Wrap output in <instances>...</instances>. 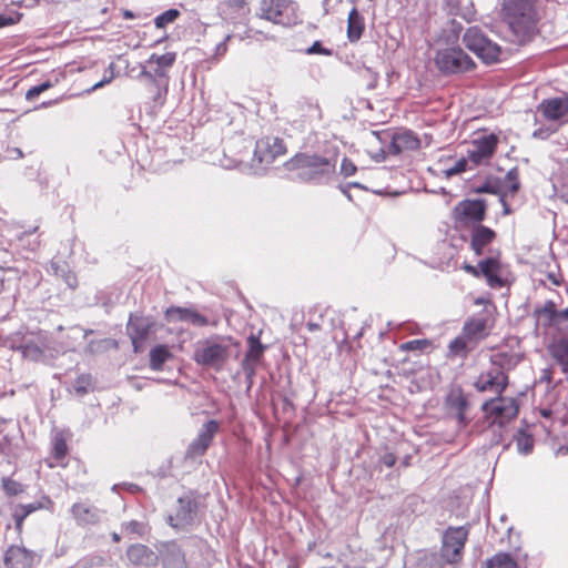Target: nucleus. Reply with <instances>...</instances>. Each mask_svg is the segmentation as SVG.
<instances>
[{
	"instance_id": "1",
	"label": "nucleus",
	"mask_w": 568,
	"mask_h": 568,
	"mask_svg": "<svg viewBox=\"0 0 568 568\" xmlns=\"http://www.w3.org/2000/svg\"><path fill=\"white\" fill-rule=\"evenodd\" d=\"M500 13L518 41L535 30L538 13L536 0H499Z\"/></svg>"
},
{
	"instance_id": "2",
	"label": "nucleus",
	"mask_w": 568,
	"mask_h": 568,
	"mask_svg": "<svg viewBox=\"0 0 568 568\" xmlns=\"http://www.w3.org/2000/svg\"><path fill=\"white\" fill-rule=\"evenodd\" d=\"M286 165L305 182H324L335 173V163L316 154H297Z\"/></svg>"
},
{
	"instance_id": "3",
	"label": "nucleus",
	"mask_w": 568,
	"mask_h": 568,
	"mask_svg": "<svg viewBox=\"0 0 568 568\" xmlns=\"http://www.w3.org/2000/svg\"><path fill=\"white\" fill-rule=\"evenodd\" d=\"M481 410L484 413V422L496 433L517 417L519 406L515 398L499 395L496 398L486 400L481 405Z\"/></svg>"
},
{
	"instance_id": "4",
	"label": "nucleus",
	"mask_w": 568,
	"mask_h": 568,
	"mask_svg": "<svg viewBox=\"0 0 568 568\" xmlns=\"http://www.w3.org/2000/svg\"><path fill=\"white\" fill-rule=\"evenodd\" d=\"M465 45L485 63H493L498 60L500 47L489 40L478 27H470L463 37Z\"/></svg>"
},
{
	"instance_id": "5",
	"label": "nucleus",
	"mask_w": 568,
	"mask_h": 568,
	"mask_svg": "<svg viewBox=\"0 0 568 568\" xmlns=\"http://www.w3.org/2000/svg\"><path fill=\"white\" fill-rule=\"evenodd\" d=\"M435 64L443 73H457L470 70L473 60L459 47H448L436 52Z\"/></svg>"
},
{
	"instance_id": "6",
	"label": "nucleus",
	"mask_w": 568,
	"mask_h": 568,
	"mask_svg": "<svg viewBox=\"0 0 568 568\" xmlns=\"http://www.w3.org/2000/svg\"><path fill=\"white\" fill-rule=\"evenodd\" d=\"M294 10V4L290 0H261L258 16L274 23H290Z\"/></svg>"
},
{
	"instance_id": "7",
	"label": "nucleus",
	"mask_w": 568,
	"mask_h": 568,
	"mask_svg": "<svg viewBox=\"0 0 568 568\" xmlns=\"http://www.w3.org/2000/svg\"><path fill=\"white\" fill-rule=\"evenodd\" d=\"M498 143V136L490 134H481L475 138L467 149V159L474 165L487 163L495 153Z\"/></svg>"
},
{
	"instance_id": "8",
	"label": "nucleus",
	"mask_w": 568,
	"mask_h": 568,
	"mask_svg": "<svg viewBox=\"0 0 568 568\" xmlns=\"http://www.w3.org/2000/svg\"><path fill=\"white\" fill-rule=\"evenodd\" d=\"M486 204L483 200H464L456 204L452 216L456 224L468 225L485 219Z\"/></svg>"
},
{
	"instance_id": "9",
	"label": "nucleus",
	"mask_w": 568,
	"mask_h": 568,
	"mask_svg": "<svg viewBox=\"0 0 568 568\" xmlns=\"http://www.w3.org/2000/svg\"><path fill=\"white\" fill-rule=\"evenodd\" d=\"M468 537V530L465 527L448 528L443 536L440 550L444 556L454 558L458 562L463 558V549Z\"/></svg>"
},
{
	"instance_id": "10",
	"label": "nucleus",
	"mask_w": 568,
	"mask_h": 568,
	"mask_svg": "<svg viewBox=\"0 0 568 568\" xmlns=\"http://www.w3.org/2000/svg\"><path fill=\"white\" fill-rule=\"evenodd\" d=\"M508 384V378L500 367H493L489 371L483 372L474 383L475 388L480 392L496 393L498 396L505 390Z\"/></svg>"
},
{
	"instance_id": "11",
	"label": "nucleus",
	"mask_w": 568,
	"mask_h": 568,
	"mask_svg": "<svg viewBox=\"0 0 568 568\" xmlns=\"http://www.w3.org/2000/svg\"><path fill=\"white\" fill-rule=\"evenodd\" d=\"M286 152L283 140L275 136H267L256 142L254 155L260 163L270 164L276 158L284 155Z\"/></svg>"
},
{
	"instance_id": "12",
	"label": "nucleus",
	"mask_w": 568,
	"mask_h": 568,
	"mask_svg": "<svg viewBox=\"0 0 568 568\" xmlns=\"http://www.w3.org/2000/svg\"><path fill=\"white\" fill-rule=\"evenodd\" d=\"M227 347L207 342L202 346L197 347L194 354V358L199 364L203 365H217L227 358Z\"/></svg>"
},
{
	"instance_id": "13",
	"label": "nucleus",
	"mask_w": 568,
	"mask_h": 568,
	"mask_svg": "<svg viewBox=\"0 0 568 568\" xmlns=\"http://www.w3.org/2000/svg\"><path fill=\"white\" fill-rule=\"evenodd\" d=\"M153 323L143 317H130L128 323V334L131 338L134 353L143 349V342L146 338Z\"/></svg>"
},
{
	"instance_id": "14",
	"label": "nucleus",
	"mask_w": 568,
	"mask_h": 568,
	"mask_svg": "<svg viewBox=\"0 0 568 568\" xmlns=\"http://www.w3.org/2000/svg\"><path fill=\"white\" fill-rule=\"evenodd\" d=\"M217 429L219 424L215 420H209L205 423L199 432L197 437L190 444L187 455L191 457L203 455L210 446Z\"/></svg>"
},
{
	"instance_id": "15",
	"label": "nucleus",
	"mask_w": 568,
	"mask_h": 568,
	"mask_svg": "<svg viewBox=\"0 0 568 568\" xmlns=\"http://www.w3.org/2000/svg\"><path fill=\"white\" fill-rule=\"evenodd\" d=\"M480 273L493 288L503 287L506 284V270L496 258H487L479 263Z\"/></svg>"
},
{
	"instance_id": "16",
	"label": "nucleus",
	"mask_w": 568,
	"mask_h": 568,
	"mask_svg": "<svg viewBox=\"0 0 568 568\" xmlns=\"http://www.w3.org/2000/svg\"><path fill=\"white\" fill-rule=\"evenodd\" d=\"M34 554L23 547H10L4 556V568H31Z\"/></svg>"
},
{
	"instance_id": "17",
	"label": "nucleus",
	"mask_w": 568,
	"mask_h": 568,
	"mask_svg": "<svg viewBox=\"0 0 568 568\" xmlns=\"http://www.w3.org/2000/svg\"><path fill=\"white\" fill-rule=\"evenodd\" d=\"M539 110L548 120H559L568 114V97H558L545 100Z\"/></svg>"
},
{
	"instance_id": "18",
	"label": "nucleus",
	"mask_w": 568,
	"mask_h": 568,
	"mask_svg": "<svg viewBox=\"0 0 568 568\" xmlns=\"http://www.w3.org/2000/svg\"><path fill=\"white\" fill-rule=\"evenodd\" d=\"M165 316L169 321H184L196 326H203L207 323L203 315L189 308L170 307L166 310Z\"/></svg>"
},
{
	"instance_id": "19",
	"label": "nucleus",
	"mask_w": 568,
	"mask_h": 568,
	"mask_svg": "<svg viewBox=\"0 0 568 568\" xmlns=\"http://www.w3.org/2000/svg\"><path fill=\"white\" fill-rule=\"evenodd\" d=\"M420 146L419 139L410 131H403L394 134L392 148L395 153L415 151Z\"/></svg>"
},
{
	"instance_id": "20",
	"label": "nucleus",
	"mask_w": 568,
	"mask_h": 568,
	"mask_svg": "<svg viewBox=\"0 0 568 568\" xmlns=\"http://www.w3.org/2000/svg\"><path fill=\"white\" fill-rule=\"evenodd\" d=\"M175 516H170V524L176 528H183L192 521L193 504L190 499L180 498Z\"/></svg>"
},
{
	"instance_id": "21",
	"label": "nucleus",
	"mask_w": 568,
	"mask_h": 568,
	"mask_svg": "<svg viewBox=\"0 0 568 568\" xmlns=\"http://www.w3.org/2000/svg\"><path fill=\"white\" fill-rule=\"evenodd\" d=\"M495 237V232L489 227L479 225L477 226L471 234V248L476 253V255H480L486 245H488Z\"/></svg>"
},
{
	"instance_id": "22",
	"label": "nucleus",
	"mask_w": 568,
	"mask_h": 568,
	"mask_svg": "<svg viewBox=\"0 0 568 568\" xmlns=\"http://www.w3.org/2000/svg\"><path fill=\"white\" fill-rule=\"evenodd\" d=\"M447 404L452 413H454L459 424H466L465 410L468 406L467 399L460 390H453L448 395Z\"/></svg>"
},
{
	"instance_id": "23",
	"label": "nucleus",
	"mask_w": 568,
	"mask_h": 568,
	"mask_svg": "<svg viewBox=\"0 0 568 568\" xmlns=\"http://www.w3.org/2000/svg\"><path fill=\"white\" fill-rule=\"evenodd\" d=\"M439 163L444 164V166L440 170L442 175L445 176L446 179H449L454 175H459L467 171L469 161L467 158L455 159L448 156L445 160L440 159Z\"/></svg>"
},
{
	"instance_id": "24",
	"label": "nucleus",
	"mask_w": 568,
	"mask_h": 568,
	"mask_svg": "<svg viewBox=\"0 0 568 568\" xmlns=\"http://www.w3.org/2000/svg\"><path fill=\"white\" fill-rule=\"evenodd\" d=\"M128 558L135 565H150L154 561L155 555L144 545H133L128 549Z\"/></svg>"
},
{
	"instance_id": "25",
	"label": "nucleus",
	"mask_w": 568,
	"mask_h": 568,
	"mask_svg": "<svg viewBox=\"0 0 568 568\" xmlns=\"http://www.w3.org/2000/svg\"><path fill=\"white\" fill-rule=\"evenodd\" d=\"M72 514L75 520L81 525L95 524L99 520L98 510L85 504L73 505Z\"/></svg>"
},
{
	"instance_id": "26",
	"label": "nucleus",
	"mask_w": 568,
	"mask_h": 568,
	"mask_svg": "<svg viewBox=\"0 0 568 568\" xmlns=\"http://www.w3.org/2000/svg\"><path fill=\"white\" fill-rule=\"evenodd\" d=\"M364 31V19L356 8L348 13L347 19V38L349 41H357Z\"/></svg>"
},
{
	"instance_id": "27",
	"label": "nucleus",
	"mask_w": 568,
	"mask_h": 568,
	"mask_svg": "<svg viewBox=\"0 0 568 568\" xmlns=\"http://www.w3.org/2000/svg\"><path fill=\"white\" fill-rule=\"evenodd\" d=\"M175 59L176 54L174 52H166L161 55L153 53L150 55L148 63L150 65H156V68L154 69L156 75H164L166 70H169L173 65Z\"/></svg>"
},
{
	"instance_id": "28",
	"label": "nucleus",
	"mask_w": 568,
	"mask_h": 568,
	"mask_svg": "<svg viewBox=\"0 0 568 568\" xmlns=\"http://www.w3.org/2000/svg\"><path fill=\"white\" fill-rule=\"evenodd\" d=\"M551 356L562 367L565 373H568V338H561L549 346Z\"/></svg>"
},
{
	"instance_id": "29",
	"label": "nucleus",
	"mask_w": 568,
	"mask_h": 568,
	"mask_svg": "<svg viewBox=\"0 0 568 568\" xmlns=\"http://www.w3.org/2000/svg\"><path fill=\"white\" fill-rule=\"evenodd\" d=\"M537 318L545 326L558 323V310L552 301H547L542 307L536 311Z\"/></svg>"
},
{
	"instance_id": "30",
	"label": "nucleus",
	"mask_w": 568,
	"mask_h": 568,
	"mask_svg": "<svg viewBox=\"0 0 568 568\" xmlns=\"http://www.w3.org/2000/svg\"><path fill=\"white\" fill-rule=\"evenodd\" d=\"M486 321L481 318L471 320L465 324L463 335L468 339H479L485 335Z\"/></svg>"
},
{
	"instance_id": "31",
	"label": "nucleus",
	"mask_w": 568,
	"mask_h": 568,
	"mask_svg": "<svg viewBox=\"0 0 568 568\" xmlns=\"http://www.w3.org/2000/svg\"><path fill=\"white\" fill-rule=\"evenodd\" d=\"M171 356L165 345H158L150 351V367L160 371L165 361Z\"/></svg>"
},
{
	"instance_id": "32",
	"label": "nucleus",
	"mask_w": 568,
	"mask_h": 568,
	"mask_svg": "<svg viewBox=\"0 0 568 568\" xmlns=\"http://www.w3.org/2000/svg\"><path fill=\"white\" fill-rule=\"evenodd\" d=\"M43 505L41 503H31L28 505L16 506L13 511V518L16 521L17 529L21 530L24 518L29 516L31 513L41 509Z\"/></svg>"
},
{
	"instance_id": "33",
	"label": "nucleus",
	"mask_w": 568,
	"mask_h": 568,
	"mask_svg": "<svg viewBox=\"0 0 568 568\" xmlns=\"http://www.w3.org/2000/svg\"><path fill=\"white\" fill-rule=\"evenodd\" d=\"M458 565L457 560L454 558L444 556V552L440 550L438 554H432L427 558L428 568H456Z\"/></svg>"
},
{
	"instance_id": "34",
	"label": "nucleus",
	"mask_w": 568,
	"mask_h": 568,
	"mask_svg": "<svg viewBox=\"0 0 568 568\" xmlns=\"http://www.w3.org/2000/svg\"><path fill=\"white\" fill-rule=\"evenodd\" d=\"M483 568H517V565L509 555L497 554Z\"/></svg>"
},
{
	"instance_id": "35",
	"label": "nucleus",
	"mask_w": 568,
	"mask_h": 568,
	"mask_svg": "<svg viewBox=\"0 0 568 568\" xmlns=\"http://www.w3.org/2000/svg\"><path fill=\"white\" fill-rule=\"evenodd\" d=\"M554 189L558 196L568 203V170L556 176Z\"/></svg>"
},
{
	"instance_id": "36",
	"label": "nucleus",
	"mask_w": 568,
	"mask_h": 568,
	"mask_svg": "<svg viewBox=\"0 0 568 568\" xmlns=\"http://www.w3.org/2000/svg\"><path fill=\"white\" fill-rule=\"evenodd\" d=\"M250 348L246 354V359L257 362L264 352V346L260 343L258 337L251 335L248 337Z\"/></svg>"
},
{
	"instance_id": "37",
	"label": "nucleus",
	"mask_w": 568,
	"mask_h": 568,
	"mask_svg": "<svg viewBox=\"0 0 568 568\" xmlns=\"http://www.w3.org/2000/svg\"><path fill=\"white\" fill-rule=\"evenodd\" d=\"M179 14L180 12L175 9L166 10L155 18L154 23L156 28H164L166 24L172 23Z\"/></svg>"
},
{
	"instance_id": "38",
	"label": "nucleus",
	"mask_w": 568,
	"mask_h": 568,
	"mask_svg": "<svg viewBox=\"0 0 568 568\" xmlns=\"http://www.w3.org/2000/svg\"><path fill=\"white\" fill-rule=\"evenodd\" d=\"M458 10V14L467 21H471L475 18L476 10L470 0H459Z\"/></svg>"
},
{
	"instance_id": "39",
	"label": "nucleus",
	"mask_w": 568,
	"mask_h": 568,
	"mask_svg": "<svg viewBox=\"0 0 568 568\" xmlns=\"http://www.w3.org/2000/svg\"><path fill=\"white\" fill-rule=\"evenodd\" d=\"M115 78V64L110 63L104 72V77L101 81L97 82L89 91H95L105 84L110 83Z\"/></svg>"
},
{
	"instance_id": "40",
	"label": "nucleus",
	"mask_w": 568,
	"mask_h": 568,
	"mask_svg": "<svg viewBox=\"0 0 568 568\" xmlns=\"http://www.w3.org/2000/svg\"><path fill=\"white\" fill-rule=\"evenodd\" d=\"M68 452V446L62 436H55L54 443H53V455L54 457L60 460L64 458Z\"/></svg>"
},
{
	"instance_id": "41",
	"label": "nucleus",
	"mask_w": 568,
	"mask_h": 568,
	"mask_svg": "<svg viewBox=\"0 0 568 568\" xmlns=\"http://www.w3.org/2000/svg\"><path fill=\"white\" fill-rule=\"evenodd\" d=\"M2 487L4 491L10 496H16L23 491L22 485L10 478L2 479Z\"/></svg>"
},
{
	"instance_id": "42",
	"label": "nucleus",
	"mask_w": 568,
	"mask_h": 568,
	"mask_svg": "<svg viewBox=\"0 0 568 568\" xmlns=\"http://www.w3.org/2000/svg\"><path fill=\"white\" fill-rule=\"evenodd\" d=\"M22 354L31 361H39L42 357V349L34 344H27L22 347Z\"/></svg>"
},
{
	"instance_id": "43",
	"label": "nucleus",
	"mask_w": 568,
	"mask_h": 568,
	"mask_svg": "<svg viewBox=\"0 0 568 568\" xmlns=\"http://www.w3.org/2000/svg\"><path fill=\"white\" fill-rule=\"evenodd\" d=\"M51 87H52V83L50 81H45L39 85H34L27 91L26 98H27V100L32 101V100L37 99L42 92L50 89Z\"/></svg>"
},
{
	"instance_id": "44",
	"label": "nucleus",
	"mask_w": 568,
	"mask_h": 568,
	"mask_svg": "<svg viewBox=\"0 0 568 568\" xmlns=\"http://www.w3.org/2000/svg\"><path fill=\"white\" fill-rule=\"evenodd\" d=\"M534 440L530 436L523 434L517 438V448L521 454H528L532 449Z\"/></svg>"
},
{
	"instance_id": "45",
	"label": "nucleus",
	"mask_w": 568,
	"mask_h": 568,
	"mask_svg": "<svg viewBox=\"0 0 568 568\" xmlns=\"http://www.w3.org/2000/svg\"><path fill=\"white\" fill-rule=\"evenodd\" d=\"M465 336H459L457 338H455L454 341L450 342L449 344V352L453 354V355H460L462 353L465 352L466 349V342H465Z\"/></svg>"
},
{
	"instance_id": "46",
	"label": "nucleus",
	"mask_w": 568,
	"mask_h": 568,
	"mask_svg": "<svg viewBox=\"0 0 568 568\" xmlns=\"http://www.w3.org/2000/svg\"><path fill=\"white\" fill-rule=\"evenodd\" d=\"M429 345V342L426 339H414L409 341L402 345L403 349L414 351V349H423Z\"/></svg>"
},
{
	"instance_id": "47",
	"label": "nucleus",
	"mask_w": 568,
	"mask_h": 568,
	"mask_svg": "<svg viewBox=\"0 0 568 568\" xmlns=\"http://www.w3.org/2000/svg\"><path fill=\"white\" fill-rule=\"evenodd\" d=\"M341 172L346 178L352 176L356 172V166L351 160L344 159L341 164Z\"/></svg>"
},
{
	"instance_id": "48",
	"label": "nucleus",
	"mask_w": 568,
	"mask_h": 568,
	"mask_svg": "<svg viewBox=\"0 0 568 568\" xmlns=\"http://www.w3.org/2000/svg\"><path fill=\"white\" fill-rule=\"evenodd\" d=\"M124 530L132 534L142 535L144 532V526L138 521H130L124 525Z\"/></svg>"
},
{
	"instance_id": "49",
	"label": "nucleus",
	"mask_w": 568,
	"mask_h": 568,
	"mask_svg": "<svg viewBox=\"0 0 568 568\" xmlns=\"http://www.w3.org/2000/svg\"><path fill=\"white\" fill-rule=\"evenodd\" d=\"M231 38H232V36L227 34L225 37V39L221 43H219L216 45V48H215V55L216 57H223L226 53V51H227V42L230 41Z\"/></svg>"
},
{
	"instance_id": "50",
	"label": "nucleus",
	"mask_w": 568,
	"mask_h": 568,
	"mask_svg": "<svg viewBox=\"0 0 568 568\" xmlns=\"http://www.w3.org/2000/svg\"><path fill=\"white\" fill-rule=\"evenodd\" d=\"M306 52L308 54L322 53L328 55L331 52L327 49H324L318 41L314 42Z\"/></svg>"
},
{
	"instance_id": "51",
	"label": "nucleus",
	"mask_w": 568,
	"mask_h": 568,
	"mask_svg": "<svg viewBox=\"0 0 568 568\" xmlns=\"http://www.w3.org/2000/svg\"><path fill=\"white\" fill-rule=\"evenodd\" d=\"M382 463L387 467H393L396 463V456L392 453H386L382 456Z\"/></svg>"
},
{
	"instance_id": "52",
	"label": "nucleus",
	"mask_w": 568,
	"mask_h": 568,
	"mask_svg": "<svg viewBox=\"0 0 568 568\" xmlns=\"http://www.w3.org/2000/svg\"><path fill=\"white\" fill-rule=\"evenodd\" d=\"M464 270H465L467 273H469V274H471V275H474V276H476V277H478L479 275H481L479 265L476 267V266H473V265H469V264H465V265H464Z\"/></svg>"
},
{
	"instance_id": "53",
	"label": "nucleus",
	"mask_w": 568,
	"mask_h": 568,
	"mask_svg": "<svg viewBox=\"0 0 568 568\" xmlns=\"http://www.w3.org/2000/svg\"><path fill=\"white\" fill-rule=\"evenodd\" d=\"M478 193H495L493 187L487 183L476 190Z\"/></svg>"
},
{
	"instance_id": "54",
	"label": "nucleus",
	"mask_w": 568,
	"mask_h": 568,
	"mask_svg": "<svg viewBox=\"0 0 568 568\" xmlns=\"http://www.w3.org/2000/svg\"><path fill=\"white\" fill-rule=\"evenodd\" d=\"M560 320H568V307L562 311H558V322Z\"/></svg>"
},
{
	"instance_id": "55",
	"label": "nucleus",
	"mask_w": 568,
	"mask_h": 568,
	"mask_svg": "<svg viewBox=\"0 0 568 568\" xmlns=\"http://www.w3.org/2000/svg\"><path fill=\"white\" fill-rule=\"evenodd\" d=\"M548 278L555 284V285H559L560 284V281L559 278L555 275V274H549L548 275Z\"/></svg>"
},
{
	"instance_id": "56",
	"label": "nucleus",
	"mask_w": 568,
	"mask_h": 568,
	"mask_svg": "<svg viewBox=\"0 0 568 568\" xmlns=\"http://www.w3.org/2000/svg\"><path fill=\"white\" fill-rule=\"evenodd\" d=\"M500 202H501V204L504 206V214H509L510 210H509L507 203L505 202L504 197H500Z\"/></svg>"
},
{
	"instance_id": "57",
	"label": "nucleus",
	"mask_w": 568,
	"mask_h": 568,
	"mask_svg": "<svg viewBox=\"0 0 568 568\" xmlns=\"http://www.w3.org/2000/svg\"><path fill=\"white\" fill-rule=\"evenodd\" d=\"M518 187H519L518 182H514V183H511V184H510V186H509V189H510V191H511V192H516V191L518 190Z\"/></svg>"
},
{
	"instance_id": "58",
	"label": "nucleus",
	"mask_w": 568,
	"mask_h": 568,
	"mask_svg": "<svg viewBox=\"0 0 568 568\" xmlns=\"http://www.w3.org/2000/svg\"><path fill=\"white\" fill-rule=\"evenodd\" d=\"M307 326H308L310 331H315L318 328V325L314 324V323H308Z\"/></svg>"
},
{
	"instance_id": "59",
	"label": "nucleus",
	"mask_w": 568,
	"mask_h": 568,
	"mask_svg": "<svg viewBox=\"0 0 568 568\" xmlns=\"http://www.w3.org/2000/svg\"><path fill=\"white\" fill-rule=\"evenodd\" d=\"M112 539H113V541L118 542V541H120V536L116 532H114V534H112Z\"/></svg>"
},
{
	"instance_id": "60",
	"label": "nucleus",
	"mask_w": 568,
	"mask_h": 568,
	"mask_svg": "<svg viewBox=\"0 0 568 568\" xmlns=\"http://www.w3.org/2000/svg\"><path fill=\"white\" fill-rule=\"evenodd\" d=\"M310 106H311V108H313V109H314V111H317V106H316V105H312V104H310Z\"/></svg>"
}]
</instances>
